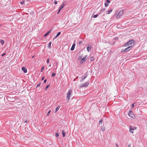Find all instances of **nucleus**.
Masks as SVG:
<instances>
[{"label":"nucleus","instance_id":"4c0bfd02","mask_svg":"<svg viewBox=\"0 0 147 147\" xmlns=\"http://www.w3.org/2000/svg\"><path fill=\"white\" fill-rule=\"evenodd\" d=\"M49 59H48L47 60V63H49Z\"/></svg>","mask_w":147,"mask_h":147},{"label":"nucleus","instance_id":"79ce46f5","mask_svg":"<svg viewBox=\"0 0 147 147\" xmlns=\"http://www.w3.org/2000/svg\"><path fill=\"white\" fill-rule=\"evenodd\" d=\"M61 9H59L58 11L57 12V14H58L60 12V11H61Z\"/></svg>","mask_w":147,"mask_h":147},{"label":"nucleus","instance_id":"a211bd4d","mask_svg":"<svg viewBox=\"0 0 147 147\" xmlns=\"http://www.w3.org/2000/svg\"><path fill=\"white\" fill-rule=\"evenodd\" d=\"M65 6L64 4L62 5L59 7V9L61 10Z\"/></svg>","mask_w":147,"mask_h":147},{"label":"nucleus","instance_id":"7c9ffc66","mask_svg":"<svg viewBox=\"0 0 147 147\" xmlns=\"http://www.w3.org/2000/svg\"><path fill=\"white\" fill-rule=\"evenodd\" d=\"M78 59V60H81L82 59V57L81 56L79 57Z\"/></svg>","mask_w":147,"mask_h":147},{"label":"nucleus","instance_id":"473e14b6","mask_svg":"<svg viewBox=\"0 0 147 147\" xmlns=\"http://www.w3.org/2000/svg\"><path fill=\"white\" fill-rule=\"evenodd\" d=\"M82 42H83V41H80V42H78V44L79 45H80L81 44H82Z\"/></svg>","mask_w":147,"mask_h":147},{"label":"nucleus","instance_id":"a878e982","mask_svg":"<svg viewBox=\"0 0 147 147\" xmlns=\"http://www.w3.org/2000/svg\"><path fill=\"white\" fill-rule=\"evenodd\" d=\"M55 136H56L57 137V138H58L59 137V134L58 133H56L55 134Z\"/></svg>","mask_w":147,"mask_h":147},{"label":"nucleus","instance_id":"c03bdc74","mask_svg":"<svg viewBox=\"0 0 147 147\" xmlns=\"http://www.w3.org/2000/svg\"><path fill=\"white\" fill-rule=\"evenodd\" d=\"M134 104H132V105H131V107H134Z\"/></svg>","mask_w":147,"mask_h":147},{"label":"nucleus","instance_id":"a18cd8bd","mask_svg":"<svg viewBox=\"0 0 147 147\" xmlns=\"http://www.w3.org/2000/svg\"><path fill=\"white\" fill-rule=\"evenodd\" d=\"M105 10V9H103L101 10V11H103Z\"/></svg>","mask_w":147,"mask_h":147},{"label":"nucleus","instance_id":"9b49d317","mask_svg":"<svg viewBox=\"0 0 147 147\" xmlns=\"http://www.w3.org/2000/svg\"><path fill=\"white\" fill-rule=\"evenodd\" d=\"M51 30H50L49 31H48V32H47L46 34H45L44 36V37H46L51 32Z\"/></svg>","mask_w":147,"mask_h":147},{"label":"nucleus","instance_id":"4468645a","mask_svg":"<svg viewBox=\"0 0 147 147\" xmlns=\"http://www.w3.org/2000/svg\"><path fill=\"white\" fill-rule=\"evenodd\" d=\"M91 46H90V47L89 46L87 47V50L88 52H89L90 50L91 49Z\"/></svg>","mask_w":147,"mask_h":147},{"label":"nucleus","instance_id":"f03ea898","mask_svg":"<svg viewBox=\"0 0 147 147\" xmlns=\"http://www.w3.org/2000/svg\"><path fill=\"white\" fill-rule=\"evenodd\" d=\"M72 95V90H68V92L67 94V100L68 102L69 100L70 97Z\"/></svg>","mask_w":147,"mask_h":147},{"label":"nucleus","instance_id":"393cba45","mask_svg":"<svg viewBox=\"0 0 147 147\" xmlns=\"http://www.w3.org/2000/svg\"><path fill=\"white\" fill-rule=\"evenodd\" d=\"M50 86L49 84L48 85H47L45 88V90H46Z\"/></svg>","mask_w":147,"mask_h":147},{"label":"nucleus","instance_id":"cd10ccee","mask_svg":"<svg viewBox=\"0 0 147 147\" xmlns=\"http://www.w3.org/2000/svg\"><path fill=\"white\" fill-rule=\"evenodd\" d=\"M58 64V62H57L55 64V65L56 66V69L57 67V66Z\"/></svg>","mask_w":147,"mask_h":147},{"label":"nucleus","instance_id":"ddd939ff","mask_svg":"<svg viewBox=\"0 0 147 147\" xmlns=\"http://www.w3.org/2000/svg\"><path fill=\"white\" fill-rule=\"evenodd\" d=\"M86 57V56L85 57H83L82 59V60L81 61V63H83V62H84L85 61Z\"/></svg>","mask_w":147,"mask_h":147},{"label":"nucleus","instance_id":"b1692460","mask_svg":"<svg viewBox=\"0 0 147 147\" xmlns=\"http://www.w3.org/2000/svg\"><path fill=\"white\" fill-rule=\"evenodd\" d=\"M98 14H96V15H93V17L94 18H96L97 17H98Z\"/></svg>","mask_w":147,"mask_h":147},{"label":"nucleus","instance_id":"ea45409f","mask_svg":"<svg viewBox=\"0 0 147 147\" xmlns=\"http://www.w3.org/2000/svg\"><path fill=\"white\" fill-rule=\"evenodd\" d=\"M29 121V120H26L24 121V123H27Z\"/></svg>","mask_w":147,"mask_h":147},{"label":"nucleus","instance_id":"e433bc0d","mask_svg":"<svg viewBox=\"0 0 147 147\" xmlns=\"http://www.w3.org/2000/svg\"><path fill=\"white\" fill-rule=\"evenodd\" d=\"M51 111V110H50V111H49L47 113V116H48V115H49V114L50 113Z\"/></svg>","mask_w":147,"mask_h":147},{"label":"nucleus","instance_id":"f3484780","mask_svg":"<svg viewBox=\"0 0 147 147\" xmlns=\"http://www.w3.org/2000/svg\"><path fill=\"white\" fill-rule=\"evenodd\" d=\"M61 34V32H59L56 35V37H55V38H57V37H58L59 36V35Z\"/></svg>","mask_w":147,"mask_h":147},{"label":"nucleus","instance_id":"423d86ee","mask_svg":"<svg viewBox=\"0 0 147 147\" xmlns=\"http://www.w3.org/2000/svg\"><path fill=\"white\" fill-rule=\"evenodd\" d=\"M136 129V128L135 127H133L132 126H129V131L132 133H134L133 131H131V130H134Z\"/></svg>","mask_w":147,"mask_h":147},{"label":"nucleus","instance_id":"bb28decb","mask_svg":"<svg viewBox=\"0 0 147 147\" xmlns=\"http://www.w3.org/2000/svg\"><path fill=\"white\" fill-rule=\"evenodd\" d=\"M56 74L55 73H53L52 75V77H54L55 75Z\"/></svg>","mask_w":147,"mask_h":147},{"label":"nucleus","instance_id":"f8f14e48","mask_svg":"<svg viewBox=\"0 0 147 147\" xmlns=\"http://www.w3.org/2000/svg\"><path fill=\"white\" fill-rule=\"evenodd\" d=\"M113 9H110L109 10H108L107 11V14H109L110 13L113 11Z\"/></svg>","mask_w":147,"mask_h":147},{"label":"nucleus","instance_id":"58836bf2","mask_svg":"<svg viewBox=\"0 0 147 147\" xmlns=\"http://www.w3.org/2000/svg\"><path fill=\"white\" fill-rule=\"evenodd\" d=\"M6 54V53H4V54H3L2 55H1V56L2 57H3V56H4Z\"/></svg>","mask_w":147,"mask_h":147},{"label":"nucleus","instance_id":"c85d7f7f","mask_svg":"<svg viewBox=\"0 0 147 147\" xmlns=\"http://www.w3.org/2000/svg\"><path fill=\"white\" fill-rule=\"evenodd\" d=\"M54 3L55 5H56L57 4V1H56V0H55L54 1Z\"/></svg>","mask_w":147,"mask_h":147},{"label":"nucleus","instance_id":"dca6fc26","mask_svg":"<svg viewBox=\"0 0 147 147\" xmlns=\"http://www.w3.org/2000/svg\"><path fill=\"white\" fill-rule=\"evenodd\" d=\"M62 133L63 137H64L65 135V132L63 130L62 131Z\"/></svg>","mask_w":147,"mask_h":147},{"label":"nucleus","instance_id":"5fc2aeb1","mask_svg":"<svg viewBox=\"0 0 147 147\" xmlns=\"http://www.w3.org/2000/svg\"><path fill=\"white\" fill-rule=\"evenodd\" d=\"M1 26V24H0V26Z\"/></svg>","mask_w":147,"mask_h":147},{"label":"nucleus","instance_id":"5701e85b","mask_svg":"<svg viewBox=\"0 0 147 147\" xmlns=\"http://www.w3.org/2000/svg\"><path fill=\"white\" fill-rule=\"evenodd\" d=\"M90 60L91 61H93L94 60V57H91L90 59Z\"/></svg>","mask_w":147,"mask_h":147},{"label":"nucleus","instance_id":"8fccbe9b","mask_svg":"<svg viewBox=\"0 0 147 147\" xmlns=\"http://www.w3.org/2000/svg\"><path fill=\"white\" fill-rule=\"evenodd\" d=\"M115 40H117L118 39V38H115Z\"/></svg>","mask_w":147,"mask_h":147},{"label":"nucleus","instance_id":"6ab92c4d","mask_svg":"<svg viewBox=\"0 0 147 147\" xmlns=\"http://www.w3.org/2000/svg\"><path fill=\"white\" fill-rule=\"evenodd\" d=\"M60 107V106H58L56 108V109H55V112H56L59 109Z\"/></svg>","mask_w":147,"mask_h":147},{"label":"nucleus","instance_id":"864d4df0","mask_svg":"<svg viewBox=\"0 0 147 147\" xmlns=\"http://www.w3.org/2000/svg\"><path fill=\"white\" fill-rule=\"evenodd\" d=\"M34 57V56H33L32 57V58H33Z\"/></svg>","mask_w":147,"mask_h":147},{"label":"nucleus","instance_id":"0eeeda50","mask_svg":"<svg viewBox=\"0 0 147 147\" xmlns=\"http://www.w3.org/2000/svg\"><path fill=\"white\" fill-rule=\"evenodd\" d=\"M87 73H86L85 74V75L84 77H83L82 78V79L80 80V82H83L84 79L87 77L88 76V74H87Z\"/></svg>","mask_w":147,"mask_h":147},{"label":"nucleus","instance_id":"412c9836","mask_svg":"<svg viewBox=\"0 0 147 147\" xmlns=\"http://www.w3.org/2000/svg\"><path fill=\"white\" fill-rule=\"evenodd\" d=\"M0 41V42L2 44V45H3L4 43V41L2 40H1Z\"/></svg>","mask_w":147,"mask_h":147},{"label":"nucleus","instance_id":"49530a36","mask_svg":"<svg viewBox=\"0 0 147 147\" xmlns=\"http://www.w3.org/2000/svg\"><path fill=\"white\" fill-rule=\"evenodd\" d=\"M44 77H43L42 78L41 80H42V81L43 80H44Z\"/></svg>","mask_w":147,"mask_h":147},{"label":"nucleus","instance_id":"1a4fd4ad","mask_svg":"<svg viewBox=\"0 0 147 147\" xmlns=\"http://www.w3.org/2000/svg\"><path fill=\"white\" fill-rule=\"evenodd\" d=\"M22 69L24 73H26L27 72V70L26 68L24 67H22Z\"/></svg>","mask_w":147,"mask_h":147},{"label":"nucleus","instance_id":"f704fd0d","mask_svg":"<svg viewBox=\"0 0 147 147\" xmlns=\"http://www.w3.org/2000/svg\"><path fill=\"white\" fill-rule=\"evenodd\" d=\"M20 3L21 4H24V1H22Z\"/></svg>","mask_w":147,"mask_h":147},{"label":"nucleus","instance_id":"a19ab883","mask_svg":"<svg viewBox=\"0 0 147 147\" xmlns=\"http://www.w3.org/2000/svg\"><path fill=\"white\" fill-rule=\"evenodd\" d=\"M47 81V80H46V79H45V80H44V83H45Z\"/></svg>","mask_w":147,"mask_h":147},{"label":"nucleus","instance_id":"7ed1b4c3","mask_svg":"<svg viewBox=\"0 0 147 147\" xmlns=\"http://www.w3.org/2000/svg\"><path fill=\"white\" fill-rule=\"evenodd\" d=\"M133 45H130L129 47H127V48L125 49H122L121 51V52L122 53H124L126 52L127 51L129 50H130L132 47Z\"/></svg>","mask_w":147,"mask_h":147},{"label":"nucleus","instance_id":"39448f33","mask_svg":"<svg viewBox=\"0 0 147 147\" xmlns=\"http://www.w3.org/2000/svg\"><path fill=\"white\" fill-rule=\"evenodd\" d=\"M89 82H87L84 84H82L80 87H87L89 84Z\"/></svg>","mask_w":147,"mask_h":147},{"label":"nucleus","instance_id":"6e6552de","mask_svg":"<svg viewBox=\"0 0 147 147\" xmlns=\"http://www.w3.org/2000/svg\"><path fill=\"white\" fill-rule=\"evenodd\" d=\"M129 115L131 118H133L134 116V115L133 113L131 111H130L128 113Z\"/></svg>","mask_w":147,"mask_h":147},{"label":"nucleus","instance_id":"aec40b11","mask_svg":"<svg viewBox=\"0 0 147 147\" xmlns=\"http://www.w3.org/2000/svg\"><path fill=\"white\" fill-rule=\"evenodd\" d=\"M102 119L100 120L99 121V125H101L102 124Z\"/></svg>","mask_w":147,"mask_h":147},{"label":"nucleus","instance_id":"3c124183","mask_svg":"<svg viewBox=\"0 0 147 147\" xmlns=\"http://www.w3.org/2000/svg\"><path fill=\"white\" fill-rule=\"evenodd\" d=\"M51 66V64H49V66Z\"/></svg>","mask_w":147,"mask_h":147},{"label":"nucleus","instance_id":"72a5a7b5","mask_svg":"<svg viewBox=\"0 0 147 147\" xmlns=\"http://www.w3.org/2000/svg\"><path fill=\"white\" fill-rule=\"evenodd\" d=\"M106 2L107 3H110V1L109 0H106Z\"/></svg>","mask_w":147,"mask_h":147},{"label":"nucleus","instance_id":"2f4dec72","mask_svg":"<svg viewBox=\"0 0 147 147\" xmlns=\"http://www.w3.org/2000/svg\"><path fill=\"white\" fill-rule=\"evenodd\" d=\"M40 85V83L38 84H37L36 85V87H38Z\"/></svg>","mask_w":147,"mask_h":147},{"label":"nucleus","instance_id":"09e8293b","mask_svg":"<svg viewBox=\"0 0 147 147\" xmlns=\"http://www.w3.org/2000/svg\"><path fill=\"white\" fill-rule=\"evenodd\" d=\"M130 144H129L128 145V147H130Z\"/></svg>","mask_w":147,"mask_h":147},{"label":"nucleus","instance_id":"20e7f679","mask_svg":"<svg viewBox=\"0 0 147 147\" xmlns=\"http://www.w3.org/2000/svg\"><path fill=\"white\" fill-rule=\"evenodd\" d=\"M123 13V10H122L120 11L119 13L117 15L116 17L117 18H119Z\"/></svg>","mask_w":147,"mask_h":147},{"label":"nucleus","instance_id":"de8ad7c7","mask_svg":"<svg viewBox=\"0 0 147 147\" xmlns=\"http://www.w3.org/2000/svg\"><path fill=\"white\" fill-rule=\"evenodd\" d=\"M116 147H119L117 144V143L116 144Z\"/></svg>","mask_w":147,"mask_h":147},{"label":"nucleus","instance_id":"37998d69","mask_svg":"<svg viewBox=\"0 0 147 147\" xmlns=\"http://www.w3.org/2000/svg\"><path fill=\"white\" fill-rule=\"evenodd\" d=\"M61 9H59L58 11L57 12V14H58L60 12V11H61Z\"/></svg>","mask_w":147,"mask_h":147},{"label":"nucleus","instance_id":"2eb2a0df","mask_svg":"<svg viewBox=\"0 0 147 147\" xmlns=\"http://www.w3.org/2000/svg\"><path fill=\"white\" fill-rule=\"evenodd\" d=\"M51 42H49V44L48 45V48H49V49H50V48H51Z\"/></svg>","mask_w":147,"mask_h":147},{"label":"nucleus","instance_id":"c9c22d12","mask_svg":"<svg viewBox=\"0 0 147 147\" xmlns=\"http://www.w3.org/2000/svg\"><path fill=\"white\" fill-rule=\"evenodd\" d=\"M44 69V66H43L42 67L41 69V71H43V70Z\"/></svg>","mask_w":147,"mask_h":147},{"label":"nucleus","instance_id":"4be33fe9","mask_svg":"<svg viewBox=\"0 0 147 147\" xmlns=\"http://www.w3.org/2000/svg\"><path fill=\"white\" fill-rule=\"evenodd\" d=\"M101 129L102 131H103L105 130V128L104 126H102L101 127Z\"/></svg>","mask_w":147,"mask_h":147},{"label":"nucleus","instance_id":"c756f323","mask_svg":"<svg viewBox=\"0 0 147 147\" xmlns=\"http://www.w3.org/2000/svg\"><path fill=\"white\" fill-rule=\"evenodd\" d=\"M105 7H107L109 5V4L107 3H105Z\"/></svg>","mask_w":147,"mask_h":147},{"label":"nucleus","instance_id":"9d476101","mask_svg":"<svg viewBox=\"0 0 147 147\" xmlns=\"http://www.w3.org/2000/svg\"><path fill=\"white\" fill-rule=\"evenodd\" d=\"M75 45H76L74 43L73 44L72 47L70 49L71 51H72L74 50Z\"/></svg>","mask_w":147,"mask_h":147},{"label":"nucleus","instance_id":"603ef678","mask_svg":"<svg viewBox=\"0 0 147 147\" xmlns=\"http://www.w3.org/2000/svg\"><path fill=\"white\" fill-rule=\"evenodd\" d=\"M78 78V76H77V77L76 78Z\"/></svg>","mask_w":147,"mask_h":147},{"label":"nucleus","instance_id":"f257e3e1","mask_svg":"<svg viewBox=\"0 0 147 147\" xmlns=\"http://www.w3.org/2000/svg\"><path fill=\"white\" fill-rule=\"evenodd\" d=\"M134 42L135 41L133 40H130L129 41H128L124 45V46L125 47L129 45H131L133 46Z\"/></svg>","mask_w":147,"mask_h":147}]
</instances>
